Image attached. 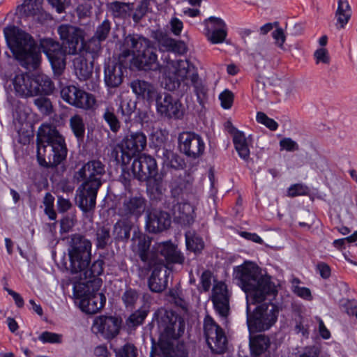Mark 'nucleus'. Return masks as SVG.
Returning a JSON list of instances; mask_svg holds the SVG:
<instances>
[{"mask_svg":"<svg viewBox=\"0 0 357 357\" xmlns=\"http://www.w3.org/2000/svg\"><path fill=\"white\" fill-rule=\"evenodd\" d=\"M118 357H137V349L132 343H126L122 346L117 351Z\"/></svg>","mask_w":357,"mask_h":357,"instance_id":"52","label":"nucleus"},{"mask_svg":"<svg viewBox=\"0 0 357 357\" xmlns=\"http://www.w3.org/2000/svg\"><path fill=\"white\" fill-rule=\"evenodd\" d=\"M137 292L132 289H128L122 295V301L127 308H133L138 300Z\"/></svg>","mask_w":357,"mask_h":357,"instance_id":"49","label":"nucleus"},{"mask_svg":"<svg viewBox=\"0 0 357 357\" xmlns=\"http://www.w3.org/2000/svg\"><path fill=\"white\" fill-rule=\"evenodd\" d=\"M156 109L162 116L169 119H181L185 110L181 102L171 94L161 93L155 101Z\"/></svg>","mask_w":357,"mask_h":357,"instance_id":"14","label":"nucleus"},{"mask_svg":"<svg viewBox=\"0 0 357 357\" xmlns=\"http://www.w3.org/2000/svg\"><path fill=\"white\" fill-rule=\"evenodd\" d=\"M110 31L111 22L108 20H105L97 26L93 38L102 42L107 39Z\"/></svg>","mask_w":357,"mask_h":357,"instance_id":"47","label":"nucleus"},{"mask_svg":"<svg viewBox=\"0 0 357 357\" xmlns=\"http://www.w3.org/2000/svg\"><path fill=\"white\" fill-rule=\"evenodd\" d=\"M250 345L252 354L259 356L269 347L270 340L264 335H258L250 339Z\"/></svg>","mask_w":357,"mask_h":357,"instance_id":"40","label":"nucleus"},{"mask_svg":"<svg viewBox=\"0 0 357 357\" xmlns=\"http://www.w3.org/2000/svg\"><path fill=\"white\" fill-rule=\"evenodd\" d=\"M149 5L150 3L148 0L141 1L132 15L133 20L135 22H139V20L145 15L149 9Z\"/></svg>","mask_w":357,"mask_h":357,"instance_id":"56","label":"nucleus"},{"mask_svg":"<svg viewBox=\"0 0 357 357\" xmlns=\"http://www.w3.org/2000/svg\"><path fill=\"white\" fill-rule=\"evenodd\" d=\"M147 316V311L139 309L130 314L127 320V324L133 327L141 325Z\"/></svg>","mask_w":357,"mask_h":357,"instance_id":"48","label":"nucleus"},{"mask_svg":"<svg viewBox=\"0 0 357 357\" xmlns=\"http://www.w3.org/2000/svg\"><path fill=\"white\" fill-rule=\"evenodd\" d=\"M152 45L151 41L142 35L128 34L123 40L121 52L119 56V61L125 62L130 56H137Z\"/></svg>","mask_w":357,"mask_h":357,"instance_id":"16","label":"nucleus"},{"mask_svg":"<svg viewBox=\"0 0 357 357\" xmlns=\"http://www.w3.org/2000/svg\"><path fill=\"white\" fill-rule=\"evenodd\" d=\"M133 178L139 181L154 179L157 185L160 181L158 174V166L154 158L142 154L133 160L131 167Z\"/></svg>","mask_w":357,"mask_h":357,"instance_id":"12","label":"nucleus"},{"mask_svg":"<svg viewBox=\"0 0 357 357\" xmlns=\"http://www.w3.org/2000/svg\"><path fill=\"white\" fill-rule=\"evenodd\" d=\"M132 242V250L138 253L139 258L144 263L155 264L156 261L161 259L157 254L149 251L151 240L140 231H133Z\"/></svg>","mask_w":357,"mask_h":357,"instance_id":"20","label":"nucleus"},{"mask_svg":"<svg viewBox=\"0 0 357 357\" xmlns=\"http://www.w3.org/2000/svg\"><path fill=\"white\" fill-rule=\"evenodd\" d=\"M251 301H247V324L251 333L270 329L277 321L279 308L272 303H264L250 311Z\"/></svg>","mask_w":357,"mask_h":357,"instance_id":"7","label":"nucleus"},{"mask_svg":"<svg viewBox=\"0 0 357 357\" xmlns=\"http://www.w3.org/2000/svg\"><path fill=\"white\" fill-rule=\"evenodd\" d=\"M146 146V137L142 132H132L126 136L119 144L121 155L116 151V158L123 163H127L137 154L141 153Z\"/></svg>","mask_w":357,"mask_h":357,"instance_id":"11","label":"nucleus"},{"mask_svg":"<svg viewBox=\"0 0 357 357\" xmlns=\"http://www.w3.org/2000/svg\"><path fill=\"white\" fill-rule=\"evenodd\" d=\"M254 93L255 97L261 101L266 98L267 92L266 91L265 84L259 79H257V85L254 90Z\"/></svg>","mask_w":357,"mask_h":357,"instance_id":"61","label":"nucleus"},{"mask_svg":"<svg viewBox=\"0 0 357 357\" xmlns=\"http://www.w3.org/2000/svg\"><path fill=\"white\" fill-rule=\"evenodd\" d=\"M130 64L131 68L145 72L158 71L161 68L155 48L153 45L137 56L132 57Z\"/></svg>","mask_w":357,"mask_h":357,"instance_id":"19","label":"nucleus"},{"mask_svg":"<svg viewBox=\"0 0 357 357\" xmlns=\"http://www.w3.org/2000/svg\"><path fill=\"white\" fill-rule=\"evenodd\" d=\"M157 322L160 331V337L153 352L160 357H188V353L183 342H174L184 332L183 320L172 311L159 310L157 314Z\"/></svg>","mask_w":357,"mask_h":357,"instance_id":"1","label":"nucleus"},{"mask_svg":"<svg viewBox=\"0 0 357 357\" xmlns=\"http://www.w3.org/2000/svg\"><path fill=\"white\" fill-rule=\"evenodd\" d=\"M133 224L128 218L117 221L113 227L112 235L116 241H128L130 238V231Z\"/></svg>","mask_w":357,"mask_h":357,"instance_id":"36","label":"nucleus"},{"mask_svg":"<svg viewBox=\"0 0 357 357\" xmlns=\"http://www.w3.org/2000/svg\"><path fill=\"white\" fill-rule=\"evenodd\" d=\"M121 326V317L113 315H99L93 320L91 331L98 337L110 341L119 335Z\"/></svg>","mask_w":357,"mask_h":357,"instance_id":"9","label":"nucleus"},{"mask_svg":"<svg viewBox=\"0 0 357 357\" xmlns=\"http://www.w3.org/2000/svg\"><path fill=\"white\" fill-rule=\"evenodd\" d=\"M234 276L238 285L247 294V301L253 304L265 301L268 295L276 292L271 278L261 273V268L251 261H245L234 268Z\"/></svg>","mask_w":357,"mask_h":357,"instance_id":"2","label":"nucleus"},{"mask_svg":"<svg viewBox=\"0 0 357 357\" xmlns=\"http://www.w3.org/2000/svg\"><path fill=\"white\" fill-rule=\"evenodd\" d=\"M314 57L317 65H329L331 62L328 51L324 47L317 49L314 53Z\"/></svg>","mask_w":357,"mask_h":357,"instance_id":"53","label":"nucleus"},{"mask_svg":"<svg viewBox=\"0 0 357 357\" xmlns=\"http://www.w3.org/2000/svg\"><path fill=\"white\" fill-rule=\"evenodd\" d=\"M34 104L43 114H49L52 112V102L49 98L44 97V96H40V97L35 99Z\"/></svg>","mask_w":357,"mask_h":357,"instance_id":"50","label":"nucleus"},{"mask_svg":"<svg viewBox=\"0 0 357 357\" xmlns=\"http://www.w3.org/2000/svg\"><path fill=\"white\" fill-rule=\"evenodd\" d=\"M15 93L22 98L48 96L53 93L54 84L51 78L44 74L35 77L28 73L17 74L13 79Z\"/></svg>","mask_w":357,"mask_h":357,"instance_id":"6","label":"nucleus"},{"mask_svg":"<svg viewBox=\"0 0 357 357\" xmlns=\"http://www.w3.org/2000/svg\"><path fill=\"white\" fill-rule=\"evenodd\" d=\"M162 158L164 165L174 169H181L184 168L185 163L180 155L167 149H162Z\"/></svg>","mask_w":357,"mask_h":357,"instance_id":"38","label":"nucleus"},{"mask_svg":"<svg viewBox=\"0 0 357 357\" xmlns=\"http://www.w3.org/2000/svg\"><path fill=\"white\" fill-rule=\"evenodd\" d=\"M109 10L115 17H126L133 9V4L120 1H114L109 5Z\"/></svg>","mask_w":357,"mask_h":357,"instance_id":"42","label":"nucleus"},{"mask_svg":"<svg viewBox=\"0 0 357 357\" xmlns=\"http://www.w3.org/2000/svg\"><path fill=\"white\" fill-rule=\"evenodd\" d=\"M130 87L137 96L142 97L149 102H155L161 93L152 84L144 80H134L131 82Z\"/></svg>","mask_w":357,"mask_h":357,"instance_id":"28","label":"nucleus"},{"mask_svg":"<svg viewBox=\"0 0 357 357\" xmlns=\"http://www.w3.org/2000/svg\"><path fill=\"white\" fill-rule=\"evenodd\" d=\"M103 264L104 262L102 260L98 259L92 264L90 268H89L88 266L84 269L79 272L82 273L85 279L97 277L101 275L103 271Z\"/></svg>","mask_w":357,"mask_h":357,"instance_id":"44","label":"nucleus"},{"mask_svg":"<svg viewBox=\"0 0 357 357\" xmlns=\"http://www.w3.org/2000/svg\"><path fill=\"white\" fill-rule=\"evenodd\" d=\"M39 340L43 342L60 343L61 342V335L57 333L45 331L39 336Z\"/></svg>","mask_w":357,"mask_h":357,"instance_id":"59","label":"nucleus"},{"mask_svg":"<svg viewBox=\"0 0 357 357\" xmlns=\"http://www.w3.org/2000/svg\"><path fill=\"white\" fill-rule=\"evenodd\" d=\"M135 107V102L124 99L121 101L118 112H121L123 116L128 117L134 112Z\"/></svg>","mask_w":357,"mask_h":357,"instance_id":"54","label":"nucleus"},{"mask_svg":"<svg viewBox=\"0 0 357 357\" xmlns=\"http://www.w3.org/2000/svg\"><path fill=\"white\" fill-rule=\"evenodd\" d=\"M105 174V165L99 160L89 161L77 172V178L84 180L76 191L77 204L84 213L94 210Z\"/></svg>","mask_w":357,"mask_h":357,"instance_id":"3","label":"nucleus"},{"mask_svg":"<svg viewBox=\"0 0 357 357\" xmlns=\"http://www.w3.org/2000/svg\"><path fill=\"white\" fill-rule=\"evenodd\" d=\"M103 119L109 125L111 130L116 132L121 128V123L114 112V109L107 107L103 114Z\"/></svg>","mask_w":357,"mask_h":357,"instance_id":"46","label":"nucleus"},{"mask_svg":"<svg viewBox=\"0 0 357 357\" xmlns=\"http://www.w3.org/2000/svg\"><path fill=\"white\" fill-rule=\"evenodd\" d=\"M37 158L40 165L53 168L66 158L67 148L63 137L48 125L40 127L37 135Z\"/></svg>","mask_w":357,"mask_h":357,"instance_id":"4","label":"nucleus"},{"mask_svg":"<svg viewBox=\"0 0 357 357\" xmlns=\"http://www.w3.org/2000/svg\"><path fill=\"white\" fill-rule=\"evenodd\" d=\"M101 50V41L92 38V39L89 42L86 50L85 52H82L84 55L89 58V54H91V58L94 59L97 56L99 52Z\"/></svg>","mask_w":357,"mask_h":357,"instance_id":"51","label":"nucleus"},{"mask_svg":"<svg viewBox=\"0 0 357 357\" xmlns=\"http://www.w3.org/2000/svg\"><path fill=\"white\" fill-rule=\"evenodd\" d=\"M3 33L8 47L20 65L29 70H36L40 63V54L33 38L15 26L4 28Z\"/></svg>","mask_w":357,"mask_h":357,"instance_id":"5","label":"nucleus"},{"mask_svg":"<svg viewBox=\"0 0 357 357\" xmlns=\"http://www.w3.org/2000/svg\"><path fill=\"white\" fill-rule=\"evenodd\" d=\"M185 241L188 250L194 252H200L204 248L202 239L190 231L185 234Z\"/></svg>","mask_w":357,"mask_h":357,"instance_id":"45","label":"nucleus"},{"mask_svg":"<svg viewBox=\"0 0 357 357\" xmlns=\"http://www.w3.org/2000/svg\"><path fill=\"white\" fill-rule=\"evenodd\" d=\"M206 36L213 44L221 43L227 36V27L225 22L218 17H210L205 20Z\"/></svg>","mask_w":357,"mask_h":357,"instance_id":"24","label":"nucleus"},{"mask_svg":"<svg viewBox=\"0 0 357 357\" xmlns=\"http://www.w3.org/2000/svg\"><path fill=\"white\" fill-rule=\"evenodd\" d=\"M280 146L282 149L287 151H294L299 149L298 144L291 138H284L280 141Z\"/></svg>","mask_w":357,"mask_h":357,"instance_id":"62","label":"nucleus"},{"mask_svg":"<svg viewBox=\"0 0 357 357\" xmlns=\"http://www.w3.org/2000/svg\"><path fill=\"white\" fill-rule=\"evenodd\" d=\"M170 225V216L165 211L153 210L147 215L146 226L149 232H160L167 229Z\"/></svg>","mask_w":357,"mask_h":357,"instance_id":"27","label":"nucleus"},{"mask_svg":"<svg viewBox=\"0 0 357 357\" xmlns=\"http://www.w3.org/2000/svg\"><path fill=\"white\" fill-rule=\"evenodd\" d=\"M204 335L207 345L214 354H221L227 347V339L223 329L208 315L204 320Z\"/></svg>","mask_w":357,"mask_h":357,"instance_id":"10","label":"nucleus"},{"mask_svg":"<svg viewBox=\"0 0 357 357\" xmlns=\"http://www.w3.org/2000/svg\"><path fill=\"white\" fill-rule=\"evenodd\" d=\"M166 68L168 69V77L176 80L177 86L185 79L190 80V75L197 73L195 66L187 60L171 61L167 63Z\"/></svg>","mask_w":357,"mask_h":357,"instance_id":"22","label":"nucleus"},{"mask_svg":"<svg viewBox=\"0 0 357 357\" xmlns=\"http://www.w3.org/2000/svg\"><path fill=\"white\" fill-rule=\"evenodd\" d=\"M152 36L162 51L183 53L185 50L184 43L172 39L161 31H154Z\"/></svg>","mask_w":357,"mask_h":357,"instance_id":"29","label":"nucleus"},{"mask_svg":"<svg viewBox=\"0 0 357 357\" xmlns=\"http://www.w3.org/2000/svg\"><path fill=\"white\" fill-rule=\"evenodd\" d=\"M61 96L70 105L80 109H91L96 103L93 95L74 85L64 86L61 90Z\"/></svg>","mask_w":357,"mask_h":357,"instance_id":"15","label":"nucleus"},{"mask_svg":"<svg viewBox=\"0 0 357 357\" xmlns=\"http://www.w3.org/2000/svg\"><path fill=\"white\" fill-rule=\"evenodd\" d=\"M307 188L302 184H294L289 188L287 194L289 197H294L296 196L307 194Z\"/></svg>","mask_w":357,"mask_h":357,"instance_id":"60","label":"nucleus"},{"mask_svg":"<svg viewBox=\"0 0 357 357\" xmlns=\"http://www.w3.org/2000/svg\"><path fill=\"white\" fill-rule=\"evenodd\" d=\"M190 82L194 88V91L197 96V100L200 104H204L207 98V89L203 84L197 73H193L190 75Z\"/></svg>","mask_w":357,"mask_h":357,"instance_id":"41","label":"nucleus"},{"mask_svg":"<svg viewBox=\"0 0 357 357\" xmlns=\"http://www.w3.org/2000/svg\"><path fill=\"white\" fill-rule=\"evenodd\" d=\"M70 128L78 140H82L85 134V124L83 118L75 114L69 120Z\"/></svg>","mask_w":357,"mask_h":357,"instance_id":"43","label":"nucleus"},{"mask_svg":"<svg viewBox=\"0 0 357 357\" xmlns=\"http://www.w3.org/2000/svg\"><path fill=\"white\" fill-rule=\"evenodd\" d=\"M123 62H117L115 60H109L105 64V82L110 88L118 87L123 82Z\"/></svg>","mask_w":357,"mask_h":357,"instance_id":"26","label":"nucleus"},{"mask_svg":"<svg viewBox=\"0 0 357 357\" xmlns=\"http://www.w3.org/2000/svg\"><path fill=\"white\" fill-rule=\"evenodd\" d=\"M169 297L171 298V301L174 303V304L182 309L187 308V303L185 299L183 298L182 293L178 289H172L169 291Z\"/></svg>","mask_w":357,"mask_h":357,"instance_id":"57","label":"nucleus"},{"mask_svg":"<svg viewBox=\"0 0 357 357\" xmlns=\"http://www.w3.org/2000/svg\"><path fill=\"white\" fill-rule=\"evenodd\" d=\"M232 135L233 143L234 148L237 151L238 155L245 161H248L250 159V144L248 142L244 133L241 131L232 128L230 130Z\"/></svg>","mask_w":357,"mask_h":357,"instance_id":"34","label":"nucleus"},{"mask_svg":"<svg viewBox=\"0 0 357 357\" xmlns=\"http://www.w3.org/2000/svg\"><path fill=\"white\" fill-rule=\"evenodd\" d=\"M106 298L102 293L87 295L80 301V308L88 314H96L105 305Z\"/></svg>","mask_w":357,"mask_h":357,"instance_id":"30","label":"nucleus"},{"mask_svg":"<svg viewBox=\"0 0 357 357\" xmlns=\"http://www.w3.org/2000/svg\"><path fill=\"white\" fill-rule=\"evenodd\" d=\"M148 266L153 268L149 279V289L156 293L162 291L167 286V271L163 260L161 259L156 261L155 264H148Z\"/></svg>","mask_w":357,"mask_h":357,"instance_id":"23","label":"nucleus"},{"mask_svg":"<svg viewBox=\"0 0 357 357\" xmlns=\"http://www.w3.org/2000/svg\"><path fill=\"white\" fill-rule=\"evenodd\" d=\"M43 0H24L19 10L26 16H37L43 15Z\"/></svg>","mask_w":357,"mask_h":357,"instance_id":"39","label":"nucleus"},{"mask_svg":"<svg viewBox=\"0 0 357 357\" xmlns=\"http://www.w3.org/2000/svg\"><path fill=\"white\" fill-rule=\"evenodd\" d=\"M73 67L77 78L80 81H86L92 75L93 63L84 53H81L74 59Z\"/></svg>","mask_w":357,"mask_h":357,"instance_id":"32","label":"nucleus"},{"mask_svg":"<svg viewBox=\"0 0 357 357\" xmlns=\"http://www.w3.org/2000/svg\"><path fill=\"white\" fill-rule=\"evenodd\" d=\"M111 225L104 222L97 225L96 229L95 245L98 249H105L112 241Z\"/></svg>","mask_w":357,"mask_h":357,"instance_id":"35","label":"nucleus"},{"mask_svg":"<svg viewBox=\"0 0 357 357\" xmlns=\"http://www.w3.org/2000/svg\"><path fill=\"white\" fill-rule=\"evenodd\" d=\"M219 99L224 109H229L233 104L234 94L229 90H225L220 94Z\"/></svg>","mask_w":357,"mask_h":357,"instance_id":"58","label":"nucleus"},{"mask_svg":"<svg viewBox=\"0 0 357 357\" xmlns=\"http://www.w3.org/2000/svg\"><path fill=\"white\" fill-rule=\"evenodd\" d=\"M319 350L316 347H305L296 357H319Z\"/></svg>","mask_w":357,"mask_h":357,"instance_id":"64","label":"nucleus"},{"mask_svg":"<svg viewBox=\"0 0 357 357\" xmlns=\"http://www.w3.org/2000/svg\"><path fill=\"white\" fill-rule=\"evenodd\" d=\"M257 121L258 123L266 126L271 130H276L278 127V124L275 120L270 119L266 114L261 112H257Z\"/></svg>","mask_w":357,"mask_h":357,"instance_id":"55","label":"nucleus"},{"mask_svg":"<svg viewBox=\"0 0 357 357\" xmlns=\"http://www.w3.org/2000/svg\"><path fill=\"white\" fill-rule=\"evenodd\" d=\"M156 254L158 255L159 253L168 263L182 264L184 262V256L176 249L175 245L171 243L163 242L159 243L156 248Z\"/></svg>","mask_w":357,"mask_h":357,"instance_id":"33","label":"nucleus"},{"mask_svg":"<svg viewBox=\"0 0 357 357\" xmlns=\"http://www.w3.org/2000/svg\"><path fill=\"white\" fill-rule=\"evenodd\" d=\"M42 51L48 58L56 75H61L66 67V52L59 42L52 38H43L40 41Z\"/></svg>","mask_w":357,"mask_h":357,"instance_id":"13","label":"nucleus"},{"mask_svg":"<svg viewBox=\"0 0 357 357\" xmlns=\"http://www.w3.org/2000/svg\"><path fill=\"white\" fill-rule=\"evenodd\" d=\"M58 33L63 41L68 54H75L83 49L84 38L80 29L68 24H62L59 26Z\"/></svg>","mask_w":357,"mask_h":357,"instance_id":"17","label":"nucleus"},{"mask_svg":"<svg viewBox=\"0 0 357 357\" xmlns=\"http://www.w3.org/2000/svg\"><path fill=\"white\" fill-rule=\"evenodd\" d=\"M146 200L141 195L126 197L119 208V215L126 218L138 219L145 211Z\"/></svg>","mask_w":357,"mask_h":357,"instance_id":"21","label":"nucleus"},{"mask_svg":"<svg viewBox=\"0 0 357 357\" xmlns=\"http://www.w3.org/2000/svg\"><path fill=\"white\" fill-rule=\"evenodd\" d=\"M212 301L217 313L222 317H227L229 312V296L225 283L220 282L214 286Z\"/></svg>","mask_w":357,"mask_h":357,"instance_id":"25","label":"nucleus"},{"mask_svg":"<svg viewBox=\"0 0 357 357\" xmlns=\"http://www.w3.org/2000/svg\"><path fill=\"white\" fill-rule=\"evenodd\" d=\"M351 15V11L347 0H339L338 7L335 13L337 18V28L343 29L349 22Z\"/></svg>","mask_w":357,"mask_h":357,"instance_id":"37","label":"nucleus"},{"mask_svg":"<svg viewBox=\"0 0 357 357\" xmlns=\"http://www.w3.org/2000/svg\"><path fill=\"white\" fill-rule=\"evenodd\" d=\"M174 220L183 226H189L195 221V208L188 202L178 203L174 208Z\"/></svg>","mask_w":357,"mask_h":357,"instance_id":"31","label":"nucleus"},{"mask_svg":"<svg viewBox=\"0 0 357 357\" xmlns=\"http://www.w3.org/2000/svg\"><path fill=\"white\" fill-rule=\"evenodd\" d=\"M91 243L84 236L75 234L69 237L68 252L72 272L78 273L89 266Z\"/></svg>","mask_w":357,"mask_h":357,"instance_id":"8","label":"nucleus"},{"mask_svg":"<svg viewBox=\"0 0 357 357\" xmlns=\"http://www.w3.org/2000/svg\"><path fill=\"white\" fill-rule=\"evenodd\" d=\"M272 36L275 40V43L280 48L283 49V45L286 40V36L281 28H278L272 32Z\"/></svg>","mask_w":357,"mask_h":357,"instance_id":"63","label":"nucleus"},{"mask_svg":"<svg viewBox=\"0 0 357 357\" xmlns=\"http://www.w3.org/2000/svg\"><path fill=\"white\" fill-rule=\"evenodd\" d=\"M178 147L188 157L197 158L204 151V143L202 137L192 132H183L178 135Z\"/></svg>","mask_w":357,"mask_h":357,"instance_id":"18","label":"nucleus"}]
</instances>
